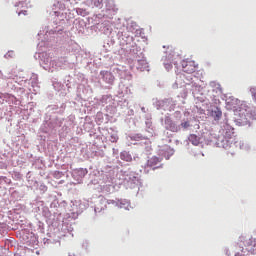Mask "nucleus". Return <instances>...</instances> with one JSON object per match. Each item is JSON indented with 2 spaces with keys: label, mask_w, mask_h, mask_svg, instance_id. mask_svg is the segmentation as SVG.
<instances>
[{
  "label": "nucleus",
  "mask_w": 256,
  "mask_h": 256,
  "mask_svg": "<svg viewBox=\"0 0 256 256\" xmlns=\"http://www.w3.org/2000/svg\"><path fill=\"white\" fill-rule=\"evenodd\" d=\"M238 245L240 246L241 251H248V253L255 254V247H256V234L255 237L249 234H242L239 237ZM245 247V248H243Z\"/></svg>",
  "instance_id": "nucleus-1"
},
{
  "label": "nucleus",
  "mask_w": 256,
  "mask_h": 256,
  "mask_svg": "<svg viewBox=\"0 0 256 256\" xmlns=\"http://www.w3.org/2000/svg\"><path fill=\"white\" fill-rule=\"evenodd\" d=\"M182 71L190 76L186 77V85H192L193 83V73L197 71V64L193 60H182L181 62Z\"/></svg>",
  "instance_id": "nucleus-2"
},
{
  "label": "nucleus",
  "mask_w": 256,
  "mask_h": 256,
  "mask_svg": "<svg viewBox=\"0 0 256 256\" xmlns=\"http://www.w3.org/2000/svg\"><path fill=\"white\" fill-rule=\"evenodd\" d=\"M100 75L103 79V81H106V83H113V81H115V76H113V73L109 72V71H101Z\"/></svg>",
  "instance_id": "nucleus-3"
},
{
  "label": "nucleus",
  "mask_w": 256,
  "mask_h": 256,
  "mask_svg": "<svg viewBox=\"0 0 256 256\" xmlns=\"http://www.w3.org/2000/svg\"><path fill=\"white\" fill-rule=\"evenodd\" d=\"M159 163H161V160L157 156H153L147 161L146 167H150L151 169H157L159 166Z\"/></svg>",
  "instance_id": "nucleus-4"
},
{
  "label": "nucleus",
  "mask_w": 256,
  "mask_h": 256,
  "mask_svg": "<svg viewBox=\"0 0 256 256\" xmlns=\"http://www.w3.org/2000/svg\"><path fill=\"white\" fill-rule=\"evenodd\" d=\"M211 117H213L214 121H219L221 117H223V112H221V109L219 107H216L211 111Z\"/></svg>",
  "instance_id": "nucleus-5"
},
{
  "label": "nucleus",
  "mask_w": 256,
  "mask_h": 256,
  "mask_svg": "<svg viewBox=\"0 0 256 256\" xmlns=\"http://www.w3.org/2000/svg\"><path fill=\"white\" fill-rule=\"evenodd\" d=\"M188 141H190V143H192V145H199V143H201V138H199V136H197L196 134H190L188 137Z\"/></svg>",
  "instance_id": "nucleus-6"
},
{
  "label": "nucleus",
  "mask_w": 256,
  "mask_h": 256,
  "mask_svg": "<svg viewBox=\"0 0 256 256\" xmlns=\"http://www.w3.org/2000/svg\"><path fill=\"white\" fill-rule=\"evenodd\" d=\"M168 129L169 131H172V133H177L179 131V126H177V124L174 122H170Z\"/></svg>",
  "instance_id": "nucleus-7"
},
{
  "label": "nucleus",
  "mask_w": 256,
  "mask_h": 256,
  "mask_svg": "<svg viewBox=\"0 0 256 256\" xmlns=\"http://www.w3.org/2000/svg\"><path fill=\"white\" fill-rule=\"evenodd\" d=\"M181 127H183V129H188V127H191V124L189 123V121L182 122Z\"/></svg>",
  "instance_id": "nucleus-8"
},
{
  "label": "nucleus",
  "mask_w": 256,
  "mask_h": 256,
  "mask_svg": "<svg viewBox=\"0 0 256 256\" xmlns=\"http://www.w3.org/2000/svg\"><path fill=\"white\" fill-rule=\"evenodd\" d=\"M250 92L252 94L253 99L256 101V88H251Z\"/></svg>",
  "instance_id": "nucleus-9"
},
{
  "label": "nucleus",
  "mask_w": 256,
  "mask_h": 256,
  "mask_svg": "<svg viewBox=\"0 0 256 256\" xmlns=\"http://www.w3.org/2000/svg\"><path fill=\"white\" fill-rule=\"evenodd\" d=\"M164 67H165V69H167V71H170V69H173V65H171L169 63H165Z\"/></svg>",
  "instance_id": "nucleus-10"
},
{
  "label": "nucleus",
  "mask_w": 256,
  "mask_h": 256,
  "mask_svg": "<svg viewBox=\"0 0 256 256\" xmlns=\"http://www.w3.org/2000/svg\"><path fill=\"white\" fill-rule=\"evenodd\" d=\"M107 203L108 205H117V202L115 200H108Z\"/></svg>",
  "instance_id": "nucleus-11"
},
{
  "label": "nucleus",
  "mask_w": 256,
  "mask_h": 256,
  "mask_svg": "<svg viewBox=\"0 0 256 256\" xmlns=\"http://www.w3.org/2000/svg\"><path fill=\"white\" fill-rule=\"evenodd\" d=\"M18 15H27V11L26 10H22L18 13Z\"/></svg>",
  "instance_id": "nucleus-12"
}]
</instances>
